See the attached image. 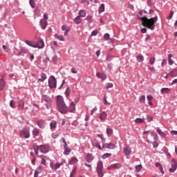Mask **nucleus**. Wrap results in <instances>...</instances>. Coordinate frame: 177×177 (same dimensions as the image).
<instances>
[{
  "mask_svg": "<svg viewBox=\"0 0 177 177\" xmlns=\"http://www.w3.org/2000/svg\"><path fill=\"white\" fill-rule=\"evenodd\" d=\"M96 77H97V78H100L102 81H106V80H107V75L105 73H101L100 72H97Z\"/></svg>",
  "mask_w": 177,
  "mask_h": 177,
  "instance_id": "f8f14e48",
  "label": "nucleus"
},
{
  "mask_svg": "<svg viewBox=\"0 0 177 177\" xmlns=\"http://www.w3.org/2000/svg\"><path fill=\"white\" fill-rule=\"evenodd\" d=\"M73 21L75 24H81V17H80V15L77 16L74 19Z\"/></svg>",
  "mask_w": 177,
  "mask_h": 177,
  "instance_id": "a878e982",
  "label": "nucleus"
},
{
  "mask_svg": "<svg viewBox=\"0 0 177 177\" xmlns=\"http://www.w3.org/2000/svg\"><path fill=\"white\" fill-rule=\"evenodd\" d=\"M155 62H156V57H151L149 59V63H150V64H151V66H153V64H154Z\"/></svg>",
  "mask_w": 177,
  "mask_h": 177,
  "instance_id": "8fccbe9b",
  "label": "nucleus"
},
{
  "mask_svg": "<svg viewBox=\"0 0 177 177\" xmlns=\"http://www.w3.org/2000/svg\"><path fill=\"white\" fill-rule=\"evenodd\" d=\"M71 153V149L70 148H64V156H68Z\"/></svg>",
  "mask_w": 177,
  "mask_h": 177,
  "instance_id": "2f4dec72",
  "label": "nucleus"
},
{
  "mask_svg": "<svg viewBox=\"0 0 177 177\" xmlns=\"http://www.w3.org/2000/svg\"><path fill=\"white\" fill-rule=\"evenodd\" d=\"M96 171L99 177H103V162L99 160L97 165Z\"/></svg>",
  "mask_w": 177,
  "mask_h": 177,
  "instance_id": "0eeeda50",
  "label": "nucleus"
},
{
  "mask_svg": "<svg viewBox=\"0 0 177 177\" xmlns=\"http://www.w3.org/2000/svg\"><path fill=\"white\" fill-rule=\"evenodd\" d=\"M79 15L80 17H85L86 16V12L84 10H80L79 11Z\"/></svg>",
  "mask_w": 177,
  "mask_h": 177,
  "instance_id": "c9c22d12",
  "label": "nucleus"
},
{
  "mask_svg": "<svg viewBox=\"0 0 177 177\" xmlns=\"http://www.w3.org/2000/svg\"><path fill=\"white\" fill-rule=\"evenodd\" d=\"M113 59H114V57H113L111 55H108L106 57V62H111V60H113Z\"/></svg>",
  "mask_w": 177,
  "mask_h": 177,
  "instance_id": "5fc2aeb1",
  "label": "nucleus"
},
{
  "mask_svg": "<svg viewBox=\"0 0 177 177\" xmlns=\"http://www.w3.org/2000/svg\"><path fill=\"white\" fill-rule=\"evenodd\" d=\"M170 77H177V69H174L169 72Z\"/></svg>",
  "mask_w": 177,
  "mask_h": 177,
  "instance_id": "c756f323",
  "label": "nucleus"
},
{
  "mask_svg": "<svg viewBox=\"0 0 177 177\" xmlns=\"http://www.w3.org/2000/svg\"><path fill=\"white\" fill-rule=\"evenodd\" d=\"M57 126V122L55 120H52L50 123V129H55Z\"/></svg>",
  "mask_w": 177,
  "mask_h": 177,
  "instance_id": "b1692460",
  "label": "nucleus"
},
{
  "mask_svg": "<svg viewBox=\"0 0 177 177\" xmlns=\"http://www.w3.org/2000/svg\"><path fill=\"white\" fill-rule=\"evenodd\" d=\"M147 120L148 122H151V121L153 120V117L149 115H147Z\"/></svg>",
  "mask_w": 177,
  "mask_h": 177,
  "instance_id": "bf43d9fd",
  "label": "nucleus"
},
{
  "mask_svg": "<svg viewBox=\"0 0 177 177\" xmlns=\"http://www.w3.org/2000/svg\"><path fill=\"white\" fill-rule=\"evenodd\" d=\"M32 132V136H34V138L39 136V129H38L35 127L33 129Z\"/></svg>",
  "mask_w": 177,
  "mask_h": 177,
  "instance_id": "5701e85b",
  "label": "nucleus"
},
{
  "mask_svg": "<svg viewBox=\"0 0 177 177\" xmlns=\"http://www.w3.org/2000/svg\"><path fill=\"white\" fill-rule=\"evenodd\" d=\"M106 135L108 136H111V135H113V129L107 128L106 129Z\"/></svg>",
  "mask_w": 177,
  "mask_h": 177,
  "instance_id": "ea45409f",
  "label": "nucleus"
},
{
  "mask_svg": "<svg viewBox=\"0 0 177 177\" xmlns=\"http://www.w3.org/2000/svg\"><path fill=\"white\" fill-rule=\"evenodd\" d=\"M165 156L167 158H171V153H169L168 151H165Z\"/></svg>",
  "mask_w": 177,
  "mask_h": 177,
  "instance_id": "69168bd1",
  "label": "nucleus"
},
{
  "mask_svg": "<svg viewBox=\"0 0 177 177\" xmlns=\"http://www.w3.org/2000/svg\"><path fill=\"white\" fill-rule=\"evenodd\" d=\"M25 44H26V45H28V46H31L32 48H38V45H37V44H35V42L32 41L26 40L25 41Z\"/></svg>",
  "mask_w": 177,
  "mask_h": 177,
  "instance_id": "dca6fc26",
  "label": "nucleus"
},
{
  "mask_svg": "<svg viewBox=\"0 0 177 177\" xmlns=\"http://www.w3.org/2000/svg\"><path fill=\"white\" fill-rule=\"evenodd\" d=\"M64 164H66V160L65 159H62L61 162H57L56 164L53 162H50V167L53 171H57V169H59V168H60L62 165H64Z\"/></svg>",
  "mask_w": 177,
  "mask_h": 177,
  "instance_id": "20e7f679",
  "label": "nucleus"
},
{
  "mask_svg": "<svg viewBox=\"0 0 177 177\" xmlns=\"http://www.w3.org/2000/svg\"><path fill=\"white\" fill-rule=\"evenodd\" d=\"M20 50L21 53H24V55H27L28 53V48L26 47H21Z\"/></svg>",
  "mask_w": 177,
  "mask_h": 177,
  "instance_id": "c85d7f7f",
  "label": "nucleus"
},
{
  "mask_svg": "<svg viewBox=\"0 0 177 177\" xmlns=\"http://www.w3.org/2000/svg\"><path fill=\"white\" fill-rule=\"evenodd\" d=\"M19 137L24 139H28V138H30V129L27 127L24 128L20 131Z\"/></svg>",
  "mask_w": 177,
  "mask_h": 177,
  "instance_id": "423d86ee",
  "label": "nucleus"
},
{
  "mask_svg": "<svg viewBox=\"0 0 177 177\" xmlns=\"http://www.w3.org/2000/svg\"><path fill=\"white\" fill-rule=\"evenodd\" d=\"M76 162H78V158L77 157H72L71 159L70 164H75Z\"/></svg>",
  "mask_w": 177,
  "mask_h": 177,
  "instance_id": "a19ab883",
  "label": "nucleus"
},
{
  "mask_svg": "<svg viewBox=\"0 0 177 177\" xmlns=\"http://www.w3.org/2000/svg\"><path fill=\"white\" fill-rule=\"evenodd\" d=\"M103 100L104 102V104L105 106L111 104L110 102H107V95H106V94L104 95V96H103Z\"/></svg>",
  "mask_w": 177,
  "mask_h": 177,
  "instance_id": "4c0bfd02",
  "label": "nucleus"
},
{
  "mask_svg": "<svg viewBox=\"0 0 177 177\" xmlns=\"http://www.w3.org/2000/svg\"><path fill=\"white\" fill-rule=\"evenodd\" d=\"M84 160H86V162L91 164V162L95 160V156H93V154L91 153H87Z\"/></svg>",
  "mask_w": 177,
  "mask_h": 177,
  "instance_id": "1a4fd4ad",
  "label": "nucleus"
},
{
  "mask_svg": "<svg viewBox=\"0 0 177 177\" xmlns=\"http://www.w3.org/2000/svg\"><path fill=\"white\" fill-rule=\"evenodd\" d=\"M30 55V61L32 62L34 60L35 56L34 55L31 54V53H29Z\"/></svg>",
  "mask_w": 177,
  "mask_h": 177,
  "instance_id": "338daca9",
  "label": "nucleus"
},
{
  "mask_svg": "<svg viewBox=\"0 0 177 177\" xmlns=\"http://www.w3.org/2000/svg\"><path fill=\"white\" fill-rule=\"evenodd\" d=\"M42 172V167L41 166H39L37 169L35 171V174L39 175Z\"/></svg>",
  "mask_w": 177,
  "mask_h": 177,
  "instance_id": "79ce46f5",
  "label": "nucleus"
},
{
  "mask_svg": "<svg viewBox=\"0 0 177 177\" xmlns=\"http://www.w3.org/2000/svg\"><path fill=\"white\" fill-rule=\"evenodd\" d=\"M115 147V144L114 143H105L102 145V149H109V150H113Z\"/></svg>",
  "mask_w": 177,
  "mask_h": 177,
  "instance_id": "9b49d317",
  "label": "nucleus"
},
{
  "mask_svg": "<svg viewBox=\"0 0 177 177\" xmlns=\"http://www.w3.org/2000/svg\"><path fill=\"white\" fill-rule=\"evenodd\" d=\"M5 88V79L3 78V75H1V78L0 79V91H2Z\"/></svg>",
  "mask_w": 177,
  "mask_h": 177,
  "instance_id": "aec40b11",
  "label": "nucleus"
},
{
  "mask_svg": "<svg viewBox=\"0 0 177 177\" xmlns=\"http://www.w3.org/2000/svg\"><path fill=\"white\" fill-rule=\"evenodd\" d=\"M152 145H153V147L154 149L158 147V142H157L156 141H153V143H152Z\"/></svg>",
  "mask_w": 177,
  "mask_h": 177,
  "instance_id": "680f3d73",
  "label": "nucleus"
},
{
  "mask_svg": "<svg viewBox=\"0 0 177 177\" xmlns=\"http://www.w3.org/2000/svg\"><path fill=\"white\" fill-rule=\"evenodd\" d=\"M10 107H12V109H15V100H12L10 102Z\"/></svg>",
  "mask_w": 177,
  "mask_h": 177,
  "instance_id": "052dcab7",
  "label": "nucleus"
},
{
  "mask_svg": "<svg viewBox=\"0 0 177 177\" xmlns=\"http://www.w3.org/2000/svg\"><path fill=\"white\" fill-rule=\"evenodd\" d=\"M174 16V11H171L169 16H167V20H171Z\"/></svg>",
  "mask_w": 177,
  "mask_h": 177,
  "instance_id": "6e6d98bb",
  "label": "nucleus"
},
{
  "mask_svg": "<svg viewBox=\"0 0 177 177\" xmlns=\"http://www.w3.org/2000/svg\"><path fill=\"white\" fill-rule=\"evenodd\" d=\"M138 20L142 21L144 27H147V28H149L151 31H154V30H156V23L157 22V20H158V17L156 15L155 17L149 19L145 15L144 17H140Z\"/></svg>",
  "mask_w": 177,
  "mask_h": 177,
  "instance_id": "f03ea898",
  "label": "nucleus"
},
{
  "mask_svg": "<svg viewBox=\"0 0 177 177\" xmlns=\"http://www.w3.org/2000/svg\"><path fill=\"white\" fill-rule=\"evenodd\" d=\"M114 84L113 83H107L106 84V89H110V88H113Z\"/></svg>",
  "mask_w": 177,
  "mask_h": 177,
  "instance_id": "4d7b16f0",
  "label": "nucleus"
},
{
  "mask_svg": "<svg viewBox=\"0 0 177 177\" xmlns=\"http://www.w3.org/2000/svg\"><path fill=\"white\" fill-rule=\"evenodd\" d=\"M37 47L39 49H44V47L45 46V43H44V39H40L37 41Z\"/></svg>",
  "mask_w": 177,
  "mask_h": 177,
  "instance_id": "f3484780",
  "label": "nucleus"
},
{
  "mask_svg": "<svg viewBox=\"0 0 177 177\" xmlns=\"http://www.w3.org/2000/svg\"><path fill=\"white\" fill-rule=\"evenodd\" d=\"M106 118H107V113L106 111H103L100 114V120L101 121H106Z\"/></svg>",
  "mask_w": 177,
  "mask_h": 177,
  "instance_id": "6ab92c4d",
  "label": "nucleus"
},
{
  "mask_svg": "<svg viewBox=\"0 0 177 177\" xmlns=\"http://www.w3.org/2000/svg\"><path fill=\"white\" fill-rule=\"evenodd\" d=\"M42 100H44L46 103H52V99L48 95H43L41 96Z\"/></svg>",
  "mask_w": 177,
  "mask_h": 177,
  "instance_id": "a211bd4d",
  "label": "nucleus"
},
{
  "mask_svg": "<svg viewBox=\"0 0 177 177\" xmlns=\"http://www.w3.org/2000/svg\"><path fill=\"white\" fill-rule=\"evenodd\" d=\"M136 59L139 63H140V62H143V60H145L143 55H142L140 54L136 56Z\"/></svg>",
  "mask_w": 177,
  "mask_h": 177,
  "instance_id": "72a5a7b5",
  "label": "nucleus"
},
{
  "mask_svg": "<svg viewBox=\"0 0 177 177\" xmlns=\"http://www.w3.org/2000/svg\"><path fill=\"white\" fill-rule=\"evenodd\" d=\"M41 158H42L41 164H42L43 165H46V160H45V158H48V156L41 155Z\"/></svg>",
  "mask_w": 177,
  "mask_h": 177,
  "instance_id": "473e14b6",
  "label": "nucleus"
},
{
  "mask_svg": "<svg viewBox=\"0 0 177 177\" xmlns=\"http://www.w3.org/2000/svg\"><path fill=\"white\" fill-rule=\"evenodd\" d=\"M70 93H71V89H70L69 87H67L65 91V95L66 97H68V96H70Z\"/></svg>",
  "mask_w": 177,
  "mask_h": 177,
  "instance_id": "c03bdc74",
  "label": "nucleus"
},
{
  "mask_svg": "<svg viewBox=\"0 0 177 177\" xmlns=\"http://www.w3.org/2000/svg\"><path fill=\"white\" fill-rule=\"evenodd\" d=\"M71 73H73V74H77L78 73V70H77L75 68H72Z\"/></svg>",
  "mask_w": 177,
  "mask_h": 177,
  "instance_id": "0e129e2a",
  "label": "nucleus"
},
{
  "mask_svg": "<svg viewBox=\"0 0 177 177\" xmlns=\"http://www.w3.org/2000/svg\"><path fill=\"white\" fill-rule=\"evenodd\" d=\"M104 39H106V41H107L108 39H110V34L105 33L104 35Z\"/></svg>",
  "mask_w": 177,
  "mask_h": 177,
  "instance_id": "13d9d810",
  "label": "nucleus"
},
{
  "mask_svg": "<svg viewBox=\"0 0 177 177\" xmlns=\"http://www.w3.org/2000/svg\"><path fill=\"white\" fill-rule=\"evenodd\" d=\"M52 60H53V63H54V64H56L57 63V55H54L52 57Z\"/></svg>",
  "mask_w": 177,
  "mask_h": 177,
  "instance_id": "864d4df0",
  "label": "nucleus"
},
{
  "mask_svg": "<svg viewBox=\"0 0 177 177\" xmlns=\"http://www.w3.org/2000/svg\"><path fill=\"white\" fill-rule=\"evenodd\" d=\"M171 168L169 169V172H175L177 169V160L175 158L171 160Z\"/></svg>",
  "mask_w": 177,
  "mask_h": 177,
  "instance_id": "6e6552de",
  "label": "nucleus"
},
{
  "mask_svg": "<svg viewBox=\"0 0 177 177\" xmlns=\"http://www.w3.org/2000/svg\"><path fill=\"white\" fill-rule=\"evenodd\" d=\"M48 86L50 89H56L57 86V80L53 75H50L48 78Z\"/></svg>",
  "mask_w": 177,
  "mask_h": 177,
  "instance_id": "7ed1b4c3",
  "label": "nucleus"
},
{
  "mask_svg": "<svg viewBox=\"0 0 177 177\" xmlns=\"http://www.w3.org/2000/svg\"><path fill=\"white\" fill-rule=\"evenodd\" d=\"M29 3L32 9L35 8V1L34 0H29Z\"/></svg>",
  "mask_w": 177,
  "mask_h": 177,
  "instance_id": "de8ad7c7",
  "label": "nucleus"
},
{
  "mask_svg": "<svg viewBox=\"0 0 177 177\" xmlns=\"http://www.w3.org/2000/svg\"><path fill=\"white\" fill-rule=\"evenodd\" d=\"M41 78H39V81H41V82H44L45 81V80H46L47 77H46V74L42 73L40 75Z\"/></svg>",
  "mask_w": 177,
  "mask_h": 177,
  "instance_id": "bb28decb",
  "label": "nucleus"
},
{
  "mask_svg": "<svg viewBox=\"0 0 177 177\" xmlns=\"http://www.w3.org/2000/svg\"><path fill=\"white\" fill-rule=\"evenodd\" d=\"M75 174H77V166L75 165L73 166L70 177H74V175H75Z\"/></svg>",
  "mask_w": 177,
  "mask_h": 177,
  "instance_id": "7c9ffc66",
  "label": "nucleus"
},
{
  "mask_svg": "<svg viewBox=\"0 0 177 177\" xmlns=\"http://www.w3.org/2000/svg\"><path fill=\"white\" fill-rule=\"evenodd\" d=\"M37 124L38 125L39 128L41 129H44L45 128L46 123L45 122V120H40L37 121Z\"/></svg>",
  "mask_w": 177,
  "mask_h": 177,
  "instance_id": "2eb2a0df",
  "label": "nucleus"
},
{
  "mask_svg": "<svg viewBox=\"0 0 177 177\" xmlns=\"http://www.w3.org/2000/svg\"><path fill=\"white\" fill-rule=\"evenodd\" d=\"M109 157H111V153H104V155H102V158L104 160H106V158H109Z\"/></svg>",
  "mask_w": 177,
  "mask_h": 177,
  "instance_id": "3c124183",
  "label": "nucleus"
},
{
  "mask_svg": "<svg viewBox=\"0 0 177 177\" xmlns=\"http://www.w3.org/2000/svg\"><path fill=\"white\" fill-rule=\"evenodd\" d=\"M54 37L57 38V39H59V41H64V37L63 35H57V34H55Z\"/></svg>",
  "mask_w": 177,
  "mask_h": 177,
  "instance_id": "37998d69",
  "label": "nucleus"
},
{
  "mask_svg": "<svg viewBox=\"0 0 177 177\" xmlns=\"http://www.w3.org/2000/svg\"><path fill=\"white\" fill-rule=\"evenodd\" d=\"M56 103L57 109L62 114H67L68 111L69 113H73V111H75V104H74V102L70 103L69 106L67 107L66 102H64V98H63V96L62 95L57 96Z\"/></svg>",
  "mask_w": 177,
  "mask_h": 177,
  "instance_id": "f257e3e1",
  "label": "nucleus"
},
{
  "mask_svg": "<svg viewBox=\"0 0 177 177\" xmlns=\"http://www.w3.org/2000/svg\"><path fill=\"white\" fill-rule=\"evenodd\" d=\"M156 132L158 133V135H160V138H165V133L162 132L160 129L158 128L156 129Z\"/></svg>",
  "mask_w": 177,
  "mask_h": 177,
  "instance_id": "393cba45",
  "label": "nucleus"
},
{
  "mask_svg": "<svg viewBox=\"0 0 177 177\" xmlns=\"http://www.w3.org/2000/svg\"><path fill=\"white\" fill-rule=\"evenodd\" d=\"M151 136L152 138H153V140H154V141H156V142H157V140H158V135L157 133H155V134L151 133Z\"/></svg>",
  "mask_w": 177,
  "mask_h": 177,
  "instance_id": "09e8293b",
  "label": "nucleus"
},
{
  "mask_svg": "<svg viewBox=\"0 0 177 177\" xmlns=\"http://www.w3.org/2000/svg\"><path fill=\"white\" fill-rule=\"evenodd\" d=\"M145 100H146V97L145 95H141L139 97V102L140 103H145Z\"/></svg>",
  "mask_w": 177,
  "mask_h": 177,
  "instance_id": "49530a36",
  "label": "nucleus"
},
{
  "mask_svg": "<svg viewBox=\"0 0 177 177\" xmlns=\"http://www.w3.org/2000/svg\"><path fill=\"white\" fill-rule=\"evenodd\" d=\"M40 26L42 30H45L48 27V21L41 19L39 21Z\"/></svg>",
  "mask_w": 177,
  "mask_h": 177,
  "instance_id": "4468645a",
  "label": "nucleus"
},
{
  "mask_svg": "<svg viewBox=\"0 0 177 177\" xmlns=\"http://www.w3.org/2000/svg\"><path fill=\"white\" fill-rule=\"evenodd\" d=\"M84 20H86L89 24H92L93 23V17L92 15H87Z\"/></svg>",
  "mask_w": 177,
  "mask_h": 177,
  "instance_id": "412c9836",
  "label": "nucleus"
},
{
  "mask_svg": "<svg viewBox=\"0 0 177 177\" xmlns=\"http://www.w3.org/2000/svg\"><path fill=\"white\" fill-rule=\"evenodd\" d=\"M135 122L136 124H142V122H145L144 118H138L135 120Z\"/></svg>",
  "mask_w": 177,
  "mask_h": 177,
  "instance_id": "e433bc0d",
  "label": "nucleus"
},
{
  "mask_svg": "<svg viewBox=\"0 0 177 177\" xmlns=\"http://www.w3.org/2000/svg\"><path fill=\"white\" fill-rule=\"evenodd\" d=\"M132 153V148L129 147V146H127L123 149V154L126 156V157H129Z\"/></svg>",
  "mask_w": 177,
  "mask_h": 177,
  "instance_id": "9d476101",
  "label": "nucleus"
},
{
  "mask_svg": "<svg viewBox=\"0 0 177 177\" xmlns=\"http://www.w3.org/2000/svg\"><path fill=\"white\" fill-rule=\"evenodd\" d=\"M37 149H39L40 153L46 154L50 151V145H49V144H44L39 145Z\"/></svg>",
  "mask_w": 177,
  "mask_h": 177,
  "instance_id": "39448f33",
  "label": "nucleus"
},
{
  "mask_svg": "<svg viewBox=\"0 0 177 177\" xmlns=\"http://www.w3.org/2000/svg\"><path fill=\"white\" fill-rule=\"evenodd\" d=\"M142 168H143V166L142 165H138L136 166V172H140L142 171Z\"/></svg>",
  "mask_w": 177,
  "mask_h": 177,
  "instance_id": "a18cd8bd",
  "label": "nucleus"
},
{
  "mask_svg": "<svg viewBox=\"0 0 177 177\" xmlns=\"http://www.w3.org/2000/svg\"><path fill=\"white\" fill-rule=\"evenodd\" d=\"M104 12V3H102L99 8L98 13H103Z\"/></svg>",
  "mask_w": 177,
  "mask_h": 177,
  "instance_id": "f704fd0d",
  "label": "nucleus"
},
{
  "mask_svg": "<svg viewBox=\"0 0 177 177\" xmlns=\"http://www.w3.org/2000/svg\"><path fill=\"white\" fill-rule=\"evenodd\" d=\"M168 63L169 66H172L174 64V60H172V54L168 55Z\"/></svg>",
  "mask_w": 177,
  "mask_h": 177,
  "instance_id": "cd10ccee",
  "label": "nucleus"
},
{
  "mask_svg": "<svg viewBox=\"0 0 177 177\" xmlns=\"http://www.w3.org/2000/svg\"><path fill=\"white\" fill-rule=\"evenodd\" d=\"M18 109L19 110H23L24 109V101L20 100L18 102Z\"/></svg>",
  "mask_w": 177,
  "mask_h": 177,
  "instance_id": "4be33fe9",
  "label": "nucleus"
},
{
  "mask_svg": "<svg viewBox=\"0 0 177 177\" xmlns=\"http://www.w3.org/2000/svg\"><path fill=\"white\" fill-rule=\"evenodd\" d=\"M122 167V165H121V163H115L113 165H111L107 167V169H120V168H121Z\"/></svg>",
  "mask_w": 177,
  "mask_h": 177,
  "instance_id": "ddd939ff",
  "label": "nucleus"
},
{
  "mask_svg": "<svg viewBox=\"0 0 177 177\" xmlns=\"http://www.w3.org/2000/svg\"><path fill=\"white\" fill-rule=\"evenodd\" d=\"M46 107L48 110H49V109L52 107V102H47V104H46Z\"/></svg>",
  "mask_w": 177,
  "mask_h": 177,
  "instance_id": "e2e57ef3",
  "label": "nucleus"
},
{
  "mask_svg": "<svg viewBox=\"0 0 177 177\" xmlns=\"http://www.w3.org/2000/svg\"><path fill=\"white\" fill-rule=\"evenodd\" d=\"M160 93L162 94H164V93H169V88H161L160 90Z\"/></svg>",
  "mask_w": 177,
  "mask_h": 177,
  "instance_id": "58836bf2",
  "label": "nucleus"
},
{
  "mask_svg": "<svg viewBox=\"0 0 177 177\" xmlns=\"http://www.w3.org/2000/svg\"><path fill=\"white\" fill-rule=\"evenodd\" d=\"M97 32H98L97 30H93L91 32L90 37H96V35H97Z\"/></svg>",
  "mask_w": 177,
  "mask_h": 177,
  "instance_id": "603ef678",
  "label": "nucleus"
},
{
  "mask_svg": "<svg viewBox=\"0 0 177 177\" xmlns=\"http://www.w3.org/2000/svg\"><path fill=\"white\" fill-rule=\"evenodd\" d=\"M148 102H150V100H153V95H148L147 96Z\"/></svg>",
  "mask_w": 177,
  "mask_h": 177,
  "instance_id": "774afa93",
  "label": "nucleus"
}]
</instances>
